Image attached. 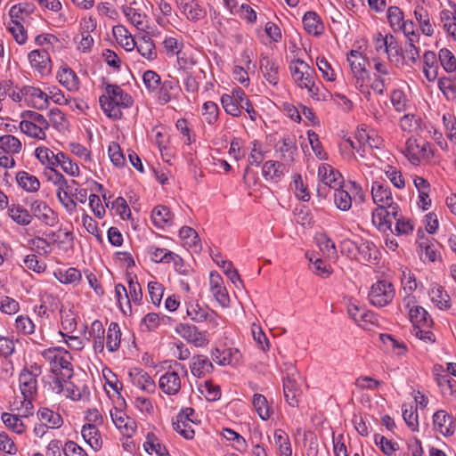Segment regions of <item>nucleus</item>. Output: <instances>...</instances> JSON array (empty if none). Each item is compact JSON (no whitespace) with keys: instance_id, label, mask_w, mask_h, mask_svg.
<instances>
[{"instance_id":"1","label":"nucleus","mask_w":456,"mask_h":456,"mask_svg":"<svg viewBox=\"0 0 456 456\" xmlns=\"http://www.w3.org/2000/svg\"><path fill=\"white\" fill-rule=\"evenodd\" d=\"M42 356L50 363L54 374L53 389L60 394L63 390V382L73 377L72 356L68 350L61 346L49 347L42 352Z\"/></svg>"},{"instance_id":"2","label":"nucleus","mask_w":456,"mask_h":456,"mask_svg":"<svg viewBox=\"0 0 456 456\" xmlns=\"http://www.w3.org/2000/svg\"><path fill=\"white\" fill-rule=\"evenodd\" d=\"M99 102L107 117L118 120L123 116L121 110L130 108L134 100L119 86L106 84L105 94L100 96Z\"/></svg>"},{"instance_id":"3","label":"nucleus","mask_w":456,"mask_h":456,"mask_svg":"<svg viewBox=\"0 0 456 456\" xmlns=\"http://www.w3.org/2000/svg\"><path fill=\"white\" fill-rule=\"evenodd\" d=\"M42 373V368L37 363L25 366L19 375V387L23 395V404L26 412L33 409L32 400L37 394V377Z\"/></svg>"},{"instance_id":"4","label":"nucleus","mask_w":456,"mask_h":456,"mask_svg":"<svg viewBox=\"0 0 456 456\" xmlns=\"http://www.w3.org/2000/svg\"><path fill=\"white\" fill-rule=\"evenodd\" d=\"M289 70L294 82L301 88H306L310 96L318 95L319 87L315 85L313 70L309 65L301 59H297L289 64Z\"/></svg>"},{"instance_id":"5","label":"nucleus","mask_w":456,"mask_h":456,"mask_svg":"<svg viewBox=\"0 0 456 456\" xmlns=\"http://www.w3.org/2000/svg\"><path fill=\"white\" fill-rule=\"evenodd\" d=\"M186 367L177 361H170L168 370L163 374L159 380V387L167 395H175L181 389L180 374L186 376Z\"/></svg>"},{"instance_id":"6","label":"nucleus","mask_w":456,"mask_h":456,"mask_svg":"<svg viewBox=\"0 0 456 456\" xmlns=\"http://www.w3.org/2000/svg\"><path fill=\"white\" fill-rule=\"evenodd\" d=\"M178 70L183 77L185 90L189 93H197L203 70L196 61H188L183 57L177 58Z\"/></svg>"},{"instance_id":"7","label":"nucleus","mask_w":456,"mask_h":456,"mask_svg":"<svg viewBox=\"0 0 456 456\" xmlns=\"http://www.w3.org/2000/svg\"><path fill=\"white\" fill-rule=\"evenodd\" d=\"M395 293L394 285L390 281L379 280L371 285L368 298L374 306L383 307L392 302Z\"/></svg>"},{"instance_id":"8","label":"nucleus","mask_w":456,"mask_h":456,"mask_svg":"<svg viewBox=\"0 0 456 456\" xmlns=\"http://www.w3.org/2000/svg\"><path fill=\"white\" fill-rule=\"evenodd\" d=\"M404 156L413 165H419L424 159H428L433 156L430 151V144L421 138L411 137L406 141Z\"/></svg>"},{"instance_id":"9","label":"nucleus","mask_w":456,"mask_h":456,"mask_svg":"<svg viewBox=\"0 0 456 456\" xmlns=\"http://www.w3.org/2000/svg\"><path fill=\"white\" fill-rule=\"evenodd\" d=\"M195 411L191 407L183 408L175 420L173 421L174 429L186 439L194 437V430L191 428V423H194L193 416Z\"/></svg>"},{"instance_id":"10","label":"nucleus","mask_w":456,"mask_h":456,"mask_svg":"<svg viewBox=\"0 0 456 456\" xmlns=\"http://www.w3.org/2000/svg\"><path fill=\"white\" fill-rule=\"evenodd\" d=\"M175 331L188 343L197 347L206 346L209 339L206 331H200L196 326L187 323H180L176 326Z\"/></svg>"},{"instance_id":"11","label":"nucleus","mask_w":456,"mask_h":456,"mask_svg":"<svg viewBox=\"0 0 456 456\" xmlns=\"http://www.w3.org/2000/svg\"><path fill=\"white\" fill-rule=\"evenodd\" d=\"M276 154L287 166H290L295 161V157L297 154V147L295 136L287 135L279 140L274 145Z\"/></svg>"},{"instance_id":"12","label":"nucleus","mask_w":456,"mask_h":456,"mask_svg":"<svg viewBox=\"0 0 456 456\" xmlns=\"http://www.w3.org/2000/svg\"><path fill=\"white\" fill-rule=\"evenodd\" d=\"M32 215L47 226H54L59 219L58 215L44 201L33 200L30 203Z\"/></svg>"},{"instance_id":"13","label":"nucleus","mask_w":456,"mask_h":456,"mask_svg":"<svg viewBox=\"0 0 456 456\" xmlns=\"http://www.w3.org/2000/svg\"><path fill=\"white\" fill-rule=\"evenodd\" d=\"M212 359L219 365H239L241 362V353L237 348H215L211 352Z\"/></svg>"},{"instance_id":"14","label":"nucleus","mask_w":456,"mask_h":456,"mask_svg":"<svg viewBox=\"0 0 456 456\" xmlns=\"http://www.w3.org/2000/svg\"><path fill=\"white\" fill-rule=\"evenodd\" d=\"M379 258L380 252L373 242L363 239H361L360 241H358L356 260L359 262L376 265Z\"/></svg>"},{"instance_id":"15","label":"nucleus","mask_w":456,"mask_h":456,"mask_svg":"<svg viewBox=\"0 0 456 456\" xmlns=\"http://www.w3.org/2000/svg\"><path fill=\"white\" fill-rule=\"evenodd\" d=\"M347 314L359 326L363 329H370V324H375L377 318L373 312L364 310L359 305L349 303L347 305Z\"/></svg>"},{"instance_id":"16","label":"nucleus","mask_w":456,"mask_h":456,"mask_svg":"<svg viewBox=\"0 0 456 456\" xmlns=\"http://www.w3.org/2000/svg\"><path fill=\"white\" fill-rule=\"evenodd\" d=\"M318 176L322 183L333 190L342 187L344 183V178L341 174L328 164H322L319 167Z\"/></svg>"},{"instance_id":"17","label":"nucleus","mask_w":456,"mask_h":456,"mask_svg":"<svg viewBox=\"0 0 456 456\" xmlns=\"http://www.w3.org/2000/svg\"><path fill=\"white\" fill-rule=\"evenodd\" d=\"M131 382L146 393H154L156 384L151 377L142 369L134 368L128 372Z\"/></svg>"},{"instance_id":"18","label":"nucleus","mask_w":456,"mask_h":456,"mask_svg":"<svg viewBox=\"0 0 456 456\" xmlns=\"http://www.w3.org/2000/svg\"><path fill=\"white\" fill-rule=\"evenodd\" d=\"M259 68L264 77L269 84L274 86L278 85L280 67L275 60L261 54Z\"/></svg>"},{"instance_id":"19","label":"nucleus","mask_w":456,"mask_h":456,"mask_svg":"<svg viewBox=\"0 0 456 456\" xmlns=\"http://www.w3.org/2000/svg\"><path fill=\"white\" fill-rule=\"evenodd\" d=\"M433 424L435 428L445 436L453 435L455 431L452 416L444 410H439L434 413Z\"/></svg>"},{"instance_id":"20","label":"nucleus","mask_w":456,"mask_h":456,"mask_svg":"<svg viewBox=\"0 0 456 456\" xmlns=\"http://www.w3.org/2000/svg\"><path fill=\"white\" fill-rule=\"evenodd\" d=\"M286 172H288L287 165L281 161L267 160L262 168L265 179L273 183H279Z\"/></svg>"},{"instance_id":"21","label":"nucleus","mask_w":456,"mask_h":456,"mask_svg":"<svg viewBox=\"0 0 456 456\" xmlns=\"http://www.w3.org/2000/svg\"><path fill=\"white\" fill-rule=\"evenodd\" d=\"M176 4L189 20L197 21L206 15V11L195 0H176Z\"/></svg>"},{"instance_id":"22","label":"nucleus","mask_w":456,"mask_h":456,"mask_svg":"<svg viewBox=\"0 0 456 456\" xmlns=\"http://www.w3.org/2000/svg\"><path fill=\"white\" fill-rule=\"evenodd\" d=\"M28 61L39 73L45 74L51 69L50 55L45 50H33L28 53Z\"/></svg>"},{"instance_id":"23","label":"nucleus","mask_w":456,"mask_h":456,"mask_svg":"<svg viewBox=\"0 0 456 456\" xmlns=\"http://www.w3.org/2000/svg\"><path fill=\"white\" fill-rule=\"evenodd\" d=\"M190 369L194 377L203 378L213 371L214 366L208 356L197 354L191 358Z\"/></svg>"},{"instance_id":"24","label":"nucleus","mask_w":456,"mask_h":456,"mask_svg":"<svg viewBox=\"0 0 456 456\" xmlns=\"http://www.w3.org/2000/svg\"><path fill=\"white\" fill-rule=\"evenodd\" d=\"M180 90L179 82L175 79H167L161 82L158 89V102L164 105L169 102Z\"/></svg>"},{"instance_id":"25","label":"nucleus","mask_w":456,"mask_h":456,"mask_svg":"<svg viewBox=\"0 0 456 456\" xmlns=\"http://www.w3.org/2000/svg\"><path fill=\"white\" fill-rule=\"evenodd\" d=\"M371 195L373 201L378 205V208L386 207V205L392 204L393 197L390 189L379 182H374L371 187Z\"/></svg>"},{"instance_id":"26","label":"nucleus","mask_w":456,"mask_h":456,"mask_svg":"<svg viewBox=\"0 0 456 456\" xmlns=\"http://www.w3.org/2000/svg\"><path fill=\"white\" fill-rule=\"evenodd\" d=\"M20 93L23 95L31 98L33 107L36 109L44 110L46 109L49 104L48 94L37 87L24 86L20 90Z\"/></svg>"},{"instance_id":"27","label":"nucleus","mask_w":456,"mask_h":456,"mask_svg":"<svg viewBox=\"0 0 456 456\" xmlns=\"http://www.w3.org/2000/svg\"><path fill=\"white\" fill-rule=\"evenodd\" d=\"M418 245L420 248V258L423 261L428 260L429 262H435L440 258L441 254L437 242L429 240L428 239H420L418 240Z\"/></svg>"},{"instance_id":"28","label":"nucleus","mask_w":456,"mask_h":456,"mask_svg":"<svg viewBox=\"0 0 456 456\" xmlns=\"http://www.w3.org/2000/svg\"><path fill=\"white\" fill-rule=\"evenodd\" d=\"M303 25L305 31L314 36H320L324 30L321 17L314 11H308L303 17Z\"/></svg>"},{"instance_id":"29","label":"nucleus","mask_w":456,"mask_h":456,"mask_svg":"<svg viewBox=\"0 0 456 456\" xmlns=\"http://www.w3.org/2000/svg\"><path fill=\"white\" fill-rule=\"evenodd\" d=\"M57 78L59 83L69 91L75 92L79 88V79L69 67H61L58 71Z\"/></svg>"},{"instance_id":"30","label":"nucleus","mask_w":456,"mask_h":456,"mask_svg":"<svg viewBox=\"0 0 456 456\" xmlns=\"http://www.w3.org/2000/svg\"><path fill=\"white\" fill-rule=\"evenodd\" d=\"M81 433L84 440L92 449L95 452L102 449L103 442L98 427L94 424L93 426L84 425Z\"/></svg>"},{"instance_id":"31","label":"nucleus","mask_w":456,"mask_h":456,"mask_svg":"<svg viewBox=\"0 0 456 456\" xmlns=\"http://www.w3.org/2000/svg\"><path fill=\"white\" fill-rule=\"evenodd\" d=\"M383 45H385V52L389 61L399 65L403 57V49L399 46L396 38L392 34H387Z\"/></svg>"},{"instance_id":"32","label":"nucleus","mask_w":456,"mask_h":456,"mask_svg":"<svg viewBox=\"0 0 456 456\" xmlns=\"http://www.w3.org/2000/svg\"><path fill=\"white\" fill-rule=\"evenodd\" d=\"M111 419L117 428L122 430L127 436H132L135 431V423L129 419L122 411L115 410L110 411Z\"/></svg>"},{"instance_id":"33","label":"nucleus","mask_w":456,"mask_h":456,"mask_svg":"<svg viewBox=\"0 0 456 456\" xmlns=\"http://www.w3.org/2000/svg\"><path fill=\"white\" fill-rule=\"evenodd\" d=\"M173 214L166 206H157L151 211L152 223L159 228L170 226L173 222Z\"/></svg>"},{"instance_id":"34","label":"nucleus","mask_w":456,"mask_h":456,"mask_svg":"<svg viewBox=\"0 0 456 456\" xmlns=\"http://www.w3.org/2000/svg\"><path fill=\"white\" fill-rule=\"evenodd\" d=\"M392 222L393 217L389 215V212L387 211L386 207L377 208L372 212V223L379 231H390L393 233Z\"/></svg>"},{"instance_id":"35","label":"nucleus","mask_w":456,"mask_h":456,"mask_svg":"<svg viewBox=\"0 0 456 456\" xmlns=\"http://www.w3.org/2000/svg\"><path fill=\"white\" fill-rule=\"evenodd\" d=\"M112 33L117 42L126 50L132 51L136 45V41L133 38L128 29L123 25H116L112 28Z\"/></svg>"},{"instance_id":"36","label":"nucleus","mask_w":456,"mask_h":456,"mask_svg":"<svg viewBox=\"0 0 456 456\" xmlns=\"http://www.w3.org/2000/svg\"><path fill=\"white\" fill-rule=\"evenodd\" d=\"M37 416L40 422L51 428H59L63 424L61 416L49 408H40Z\"/></svg>"},{"instance_id":"37","label":"nucleus","mask_w":456,"mask_h":456,"mask_svg":"<svg viewBox=\"0 0 456 456\" xmlns=\"http://www.w3.org/2000/svg\"><path fill=\"white\" fill-rule=\"evenodd\" d=\"M283 393L285 400L290 406L295 407L297 405V397L300 395V390L296 380L289 375L283 379Z\"/></svg>"},{"instance_id":"38","label":"nucleus","mask_w":456,"mask_h":456,"mask_svg":"<svg viewBox=\"0 0 456 456\" xmlns=\"http://www.w3.org/2000/svg\"><path fill=\"white\" fill-rule=\"evenodd\" d=\"M135 47L138 53L149 61H153L158 56L155 44L148 35H142L136 42Z\"/></svg>"},{"instance_id":"39","label":"nucleus","mask_w":456,"mask_h":456,"mask_svg":"<svg viewBox=\"0 0 456 456\" xmlns=\"http://www.w3.org/2000/svg\"><path fill=\"white\" fill-rule=\"evenodd\" d=\"M431 301L441 310L451 307V297L442 286H435L429 291Z\"/></svg>"},{"instance_id":"40","label":"nucleus","mask_w":456,"mask_h":456,"mask_svg":"<svg viewBox=\"0 0 456 456\" xmlns=\"http://www.w3.org/2000/svg\"><path fill=\"white\" fill-rule=\"evenodd\" d=\"M16 181L23 190L28 192H36L40 188L39 180L26 171H20L16 175Z\"/></svg>"},{"instance_id":"41","label":"nucleus","mask_w":456,"mask_h":456,"mask_svg":"<svg viewBox=\"0 0 456 456\" xmlns=\"http://www.w3.org/2000/svg\"><path fill=\"white\" fill-rule=\"evenodd\" d=\"M36 157L38 160L44 164L47 165V167H58V163H60V158L62 152L54 153L48 148L45 147H38L36 149Z\"/></svg>"},{"instance_id":"42","label":"nucleus","mask_w":456,"mask_h":456,"mask_svg":"<svg viewBox=\"0 0 456 456\" xmlns=\"http://www.w3.org/2000/svg\"><path fill=\"white\" fill-rule=\"evenodd\" d=\"M347 61L353 74L368 73L366 69L367 59L361 52L351 50L347 54Z\"/></svg>"},{"instance_id":"43","label":"nucleus","mask_w":456,"mask_h":456,"mask_svg":"<svg viewBox=\"0 0 456 456\" xmlns=\"http://www.w3.org/2000/svg\"><path fill=\"white\" fill-rule=\"evenodd\" d=\"M121 330L117 322H110L108 328L106 347L110 352H116L120 346Z\"/></svg>"},{"instance_id":"44","label":"nucleus","mask_w":456,"mask_h":456,"mask_svg":"<svg viewBox=\"0 0 456 456\" xmlns=\"http://www.w3.org/2000/svg\"><path fill=\"white\" fill-rule=\"evenodd\" d=\"M275 445L280 456H291L292 449L288 434L282 429H276L273 434Z\"/></svg>"},{"instance_id":"45","label":"nucleus","mask_w":456,"mask_h":456,"mask_svg":"<svg viewBox=\"0 0 456 456\" xmlns=\"http://www.w3.org/2000/svg\"><path fill=\"white\" fill-rule=\"evenodd\" d=\"M414 42H416V39L413 37H409V40H407L404 49L403 50V59L400 61V64H414L418 61L419 51V48L415 46Z\"/></svg>"},{"instance_id":"46","label":"nucleus","mask_w":456,"mask_h":456,"mask_svg":"<svg viewBox=\"0 0 456 456\" xmlns=\"http://www.w3.org/2000/svg\"><path fill=\"white\" fill-rule=\"evenodd\" d=\"M252 403L258 416L263 420H267L271 418L272 410L268 405L267 400L265 395L261 394H255L253 395Z\"/></svg>"},{"instance_id":"47","label":"nucleus","mask_w":456,"mask_h":456,"mask_svg":"<svg viewBox=\"0 0 456 456\" xmlns=\"http://www.w3.org/2000/svg\"><path fill=\"white\" fill-rule=\"evenodd\" d=\"M410 319L414 326L419 325L429 326L432 323V319L428 313L422 306H414L409 312Z\"/></svg>"},{"instance_id":"48","label":"nucleus","mask_w":456,"mask_h":456,"mask_svg":"<svg viewBox=\"0 0 456 456\" xmlns=\"http://www.w3.org/2000/svg\"><path fill=\"white\" fill-rule=\"evenodd\" d=\"M8 213L10 217L18 224L28 225L31 223L32 216L27 209L23 208L20 205H12L9 208Z\"/></svg>"},{"instance_id":"49","label":"nucleus","mask_w":456,"mask_h":456,"mask_svg":"<svg viewBox=\"0 0 456 456\" xmlns=\"http://www.w3.org/2000/svg\"><path fill=\"white\" fill-rule=\"evenodd\" d=\"M414 16L419 23L422 33L428 37L432 36L434 29L430 23L428 11L421 6H418L414 11Z\"/></svg>"},{"instance_id":"50","label":"nucleus","mask_w":456,"mask_h":456,"mask_svg":"<svg viewBox=\"0 0 456 456\" xmlns=\"http://www.w3.org/2000/svg\"><path fill=\"white\" fill-rule=\"evenodd\" d=\"M333 198L334 203L338 209L347 211L351 208L352 197L350 193L347 191L343 190L342 187H338V189L334 190Z\"/></svg>"},{"instance_id":"51","label":"nucleus","mask_w":456,"mask_h":456,"mask_svg":"<svg viewBox=\"0 0 456 456\" xmlns=\"http://www.w3.org/2000/svg\"><path fill=\"white\" fill-rule=\"evenodd\" d=\"M105 330L100 321L92 323V333L94 338V349L96 353H102L104 350Z\"/></svg>"},{"instance_id":"52","label":"nucleus","mask_w":456,"mask_h":456,"mask_svg":"<svg viewBox=\"0 0 456 456\" xmlns=\"http://www.w3.org/2000/svg\"><path fill=\"white\" fill-rule=\"evenodd\" d=\"M0 148H2L5 152L13 155L21 151L22 144L15 136L6 134L0 137Z\"/></svg>"},{"instance_id":"53","label":"nucleus","mask_w":456,"mask_h":456,"mask_svg":"<svg viewBox=\"0 0 456 456\" xmlns=\"http://www.w3.org/2000/svg\"><path fill=\"white\" fill-rule=\"evenodd\" d=\"M35 9L36 7L34 4L29 2H22L13 5L9 11V15L11 19L24 20V16H28L34 12Z\"/></svg>"},{"instance_id":"54","label":"nucleus","mask_w":456,"mask_h":456,"mask_svg":"<svg viewBox=\"0 0 456 456\" xmlns=\"http://www.w3.org/2000/svg\"><path fill=\"white\" fill-rule=\"evenodd\" d=\"M7 29L19 45H24L26 43L28 38L27 31L19 20L11 19Z\"/></svg>"},{"instance_id":"55","label":"nucleus","mask_w":456,"mask_h":456,"mask_svg":"<svg viewBox=\"0 0 456 456\" xmlns=\"http://www.w3.org/2000/svg\"><path fill=\"white\" fill-rule=\"evenodd\" d=\"M20 129L22 133L28 135L29 137H33L39 140L45 139V129L30 121L22 120L20 123Z\"/></svg>"},{"instance_id":"56","label":"nucleus","mask_w":456,"mask_h":456,"mask_svg":"<svg viewBox=\"0 0 456 456\" xmlns=\"http://www.w3.org/2000/svg\"><path fill=\"white\" fill-rule=\"evenodd\" d=\"M143 447L145 451L150 454L154 452L159 456H170L166 446L159 443L158 439L152 434H149L147 436V439L143 444Z\"/></svg>"},{"instance_id":"57","label":"nucleus","mask_w":456,"mask_h":456,"mask_svg":"<svg viewBox=\"0 0 456 456\" xmlns=\"http://www.w3.org/2000/svg\"><path fill=\"white\" fill-rule=\"evenodd\" d=\"M374 443L387 456H392L399 449L397 443L388 440L379 434L374 435Z\"/></svg>"},{"instance_id":"58","label":"nucleus","mask_w":456,"mask_h":456,"mask_svg":"<svg viewBox=\"0 0 456 456\" xmlns=\"http://www.w3.org/2000/svg\"><path fill=\"white\" fill-rule=\"evenodd\" d=\"M403 418L408 428L412 432H416L419 430V416L417 412V408H414L412 405H410L408 408L407 405L403 404Z\"/></svg>"},{"instance_id":"59","label":"nucleus","mask_w":456,"mask_h":456,"mask_svg":"<svg viewBox=\"0 0 456 456\" xmlns=\"http://www.w3.org/2000/svg\"><path fill=\"white\" fill-rule=\"evenodd\" d=\"M438 58L446 72L452 73L456 70V58L449 49L442 48L439 51Z\"/></svg>"},{"instance_id":"60","label":"nucleus","mask_w":456,"mask_h":456,"mask_svg":"<svg viewBox=\"0 0 456 456\" xmlns=\"http://www.w3.org/2000/svg\"><path fill=\"white\" fill-rule=\"evenodd\" d=\"M123 13L128 19V20L140 30H144L143 27V20L146 18V15L139 12L136 9L132 8L130 6H123L122 7Z\"/></svg>"},{"instance_id":"61","label":"nucleus","mask_w":456,"mask_h":456,"mask_svg":"<svg viewBox=\"0 0 456 456\" xmlns=\"http://www.w3.org/2000/svg\"><path fill=\"white\" fill-rule=\"evenodd\" d=\"M143 84L150 93H157L161 86V77L154 70H146L142 75Z\"/></svg>"},{"instance_id":"62","label":"nucleus","mask_w":456,"mask_h":456,"mask_svg":"<svg viewBox=\"0 0 456 456\" xmlns=\"http://www.w3.org/2000/svg\"><path fill=\"white\" fill-rule=\"evenodd\" d=\"M1 419L4 425L13 432L22 434L25 431V425L17 415L4 412Z\"/></svg>"},{"instance_id":"63","label":"nucleus","mask_w":456,"mask_h":456,"mask_svg":"<svg viewBox=\"0 0 456 456\" xmlns=\"http://www.w3.org/2000/svg\"><path fill=\"white\" fill-rule=\"evenodd\" d=\"M208 312V309L200 305L198 303H190L186 308L187 315L197 322L207 320Z\"/></svg>"},{"instance_id":"64","label":"nucleus","mask_w":456,"mask_h":456,"mask_svg":"<svg viewBox=\"0 0 456 456\" xmlns=\"http://www.w3.org/2000/svg\"><path fill=\"white\" fill-rule=\"evenodd\" d=\"M440 20L444 30L456 40V17L452 16L449 10H443L440 12Z\"/></svg>"}]
</instances>
